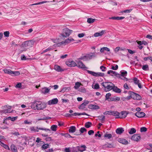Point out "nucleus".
Segmentation results:
<instances>
[{
	"mask_svg": "<svg viewBox=\"0 0 152 152\" xmlns=\"http://www.w3.org/2000/svg\"><path fill=\"white\" fill-rule=\"evenodd\" d=\"M35 41H34L31 40L29 41H27L23 42L22 45V47L25 48L24 50H20V53L22 52L23 51H25L27 48H28L31 47L34 44Z\"/></svg>",
	"mask_w": 152,
	"mask_h": 152,
	"instance_id": "nucleus-1",
	"label": "nucleus"
},
{
	"mask_svg": "<svg viewBox=\"0 0 152 152\" xmlns=\"http://www.w3.org/2000/svg\"><path fill=\"white\" fill-rule=\"evenodd\" d=\"M102 85L104 87L105 90L108 91L113 89L114 84L112 83L105 82L102 83Z\"/></svg>",
	"mask_w": 152,
	"mask_h": 152,
	"instance_id": "nucleus-2",
	"label": "nucleus"
},
{
	"mask_svg": "<svg viewBox=\"0 0 152 152\" xmlns=\"http://www.w3.org/2000/svg\"><path fill=\"white\" fill-rule=\"evenodd\" d=\"M3 70L4 72L5 73L7 74L11 75H18L20 74V73L18 71H12L10 69H3Z\"/></svg>",
	"mask_w": 152,
	"mask_h": 152,
	"instance_id": "nucleus-3",
	"label": "nucleus"
},
{
	"mask_svg": "<svg viewBox=\"0 0 152 152\" xmlns=\"http://www.w3.org/2000/svg\"><path fill=\"white\" fill-rule=\"evenodd\" d=\"M72 31L66 28L63 30V32L61 34V37L63 38L69 36L72 33Z\"/></svg>",
	"mask_w": 152,
	"mask_h": 152,
	"instance_id": "nucleus-4",
	"label": "nucleus"
},
{
	"mask_svg": "<svg viewBox=\"0 0 152 152\" xmlns=\"http://www.w3.org/2000/svg\"><path fill=\"white\" fill-rule=\"evenodd\" d=\"M37 110H42L45 108L46 107V104L42 102H37Z\"/></svg>",
	"mask_w": 152,
	"mask_h": 152,
	"instance_id": "nucleus-5",
	"label": "nucleus"
},
{
	"mask_svg": "<svg viewBox=\"0 0 152 152\" xmlns=\"http://www.w3.org/2000/svg\"><path fill=\"white\" fill-rule=\"evenodd\" d=\"M87 72L93 76L95 77H102L104 75V74L102 72H95L93 71H90L89 70H86Z\"/></svg>",
	"mask_w": 152,
	"mask_h": 152,
	"instance_id": "nucleus-6",
	"label": "nucleus"
},
{
	"mask_svg": "<svg viewBox=\"0 0 152 152\" xmlns=\"http://www.w3.org/2000/svg\"><path fill=\"white\" fill-rule=\"evenodd\" d=\"M65 152H77V146L76 147L66 148L64 150Z\"/></svg>",
	"mask_w": 152,
	"mask_h": 152,
	"instance_id": "nucleus-7",
	"label": "nucleus"
},
{
	"mask_svg": "<svg viewBox=\"0 0 152 152\" xmlns=\"http://www.w3.org/2000/svg\"><path fill=\"white\" fill-rule=\"evenodd\" d=\"M66 64L70 67H74L77 65V64L75 62L70 60L66 61Z\"/></svg>",
	"mask_w": 152,
	"mask_h": 152,
	"instance_id": "nucleus-8",
	"label": "nucleus"
},
{
	"mask_svg": "<svg viewBox=\"0 0 152 152\" xmlns=\"http://www.w3.org/2000/svg\"><path fill=\"white\" fill-rule=\"evenodd\" d=\"M129 94H130L133 95L134 96V99H136L137 100H140L142 99L141 96L138 94L131 91L129 92Z\"/></svg>",
	"mask_w": 152,
	"mask_h": 152,
	"instance_id": "nucleus-9",
	"label": "nucleus"
},
{
	"mask_svg": "<svg viewBox=\"0 0 152 152\" xmlns=\"http://www.w3.org/2000/svg\"><path fill=\"white\" fill-rule=\"evenodd\" d=\"M58 102V99L57 98H55L48 101V104L49 105L55 104H57Z\"/></svg>",
	"mask_w": 152,
	"mask_h": 152,
	"instance_id": "nucleus-10",
	"label": "nucleus"
},
{
	"mask_svg": "<svg viewBox=\"0 0 152 152\" xmlns=\"http://www.w3.org/2000/svg\"><path fill=\"white\" fill-rule=\"evenodd\" d=\"M107 73L108 74H110V75L112 76H113L114 75L117 77H120L121 76L120 74L117 73L116 72L112 70L108 71L107 72Z\"/></svg>",
	"mask_w": 152,
	"mask_h": 152,
	"instance_id": "nucleus-11",
	"label": "nucleus"
},
{
	"mask_svg": "<svg viewBox=\"0 0 152 152\" xmlns=\"http://www.w3.org/2000/svg\"><path fill=\"white\" fill-rule=\"evenodd\" d=\"M141 137L140 135L138 134L133 135L131 137V139L134 141H138L140 140Z\"/></svg>",
	"mask_w": 152,
	"mask_h": 152,
	"instance_id": "nucleus-12",
	"label": "nucleus"
},
{
	"mask_svg": "<svg viewBox=\"0 0 152 152\" xmlns=\"http://www.w3.org/2000/svg\"><path fill=\"white\" fill-rule=\"evenodd\" d=\"M128 114V113L126 111H122L120 113V115L118 117V118H125L126 117Z\"/></svg>",
	"mask_w": 152,
	"mask_h": 152,
	"instance_id": "nucleus-13",
	"label": "nucleus"
},
{
	"mask_svg": "<svg viewBox=\"0 0 152 152\" xmlns=\"http://www.w3.org/2000/svg\"><path fill=\"white\" fill-rule=\"evenodd\" d=\"M86 147L85 145H83L81 146H77V151H80L83 152L86 150Z\"/></svg>",
	"mask_w": 152,
	"mask_h": 152,
	"instance_id": "nucleus-14",
	"label": "nucleus"
},
{
	"mask_svg": "<svg viewBox=\"0 0 152 152\" xmlns=\"http://www.w3.org/2000/svg\"><path fill=\"white\" fill-rule=\"evenodd\" d=\"M106 33L105 30H102L99 32H96L94 34V37H101Z\"/></svg>",
	"mask_w": 152,
	"mask_h": 152,
	"instance_id": "nucleus-15",
	"label": "nucleus"
},
{
	"mask_svg": "<svg viewBox=\"0 0 152 152\" xmlns=\"http://www.w3.org/2000/svg\"><path fill=\"white\" fill-rule=\"evenodd\" d=\"M89 102L88 100H85L84 102L82 103L79 107V109H84L86 106L89 103Z\"/></svg>",
	"mask_w": 152,
	"mask_h": 152,
	"instance_id": "nucleus-16",
	"label": "nucleus"
},
{
	"mask_svg": "<svg viewBox=\"0 0 152 152\" xmlns=\"http://www.w3.org/2000/svg\"><path fill=\"white\" fill-rule=\"evenodd\" d=\"M77 67L80 68H87L85 65L83 63L80 61H77Z\"/></svg>",
	"mask_w": 152,
	"mask_h": 152,
	"instance_id": "nucleus-17",
	"label": "nucleus"
},
{
	"mask_svg": "<svg viewBox=\"0 0 152 152\" xmlns=\"http://www.w3.org/2000/svg\"><path fill=\"white\" fill-rule=\"evenodd\" d=\"M7 108L5 109L4 110H2L1 112V113H9L12 112V111L11 110V107L9 106L7 107Z\"/></svg>",
	"mask_w": 152,
	"mask_h": 152,
	"instance_id": "nucleus-18",
	"label": "nucleus"
},
{
	"mask_svg": "<svg viewBox=\"0 0 152 152\" xmlns=\"http://www.w3.org/2000/svg\"><path fill=\"white\" fill-rule=\"evenodd\" d=\"M145 114L143 112H137L135 114V115L139 118H142L145 116Z\"/></svg>",
	"mask_w": 152,
	"mask_h": 152,
	"instance_id": "nucleus-19",
	"label": "nucleus"
},
{
	"mask_svg": "<svg viewBox=\"0 0 152 152\" xmlns=\"http://www.w3.org/2000/svg\"><path fill=\"white\" fill-rule=\"evenodd\" d=\"M50 91V89L47 87H44L42 88L41 92L42 93L46 94L48 93Z\"/></svg>",
	"mask_w": 152,
	"mask_h": 152,
	"instance_id": "nucleus-20",
	"label": "nucleus"
},
{
	"mask_svg": "<svg viewBox=\"0 0 152 152\" xmlns=\"http://www.w3.org/2000/svg\"><path fill=\"white\" fill-rule=\"evenodd\" d=\"M120 72H121V75L120 74V75H121V76L120 77H118V78H121L122 79H123V78H122V77H123V78L124 79L126 78V77H124L126 76V75H127V72L126 71H121Z\"/></svg>",
	"mask_w": 152,
	"mask_h": 152,
	"instance_id": "nucleus-21",
	"label": "nucleus"
},
{
	"mask_svg": "<svg viewBox=\"0 0 152 152\" xmlns=\"http://www.w3.org/2000/svg\"><path fill=\"white\" fill-rule=\"evenodd\" d=\"M96 54L94 53H92L87 55V57L89 59H91L92 58L96 57Z\"/></svg>",
	"mask_w": 152,
	"mask_h": 152,
	"instance_id": "nucleus-22",
	"label": "nucleus"
},
{
	"mask_svg": "<svg viewBox=\"0 0 152 152\" xmlns=\"http://www.w3.org/2000/svg\"><path fill=\"white\" fill-rule=\"evenodd\" d=\"M118 141L119 142L124 144H127L128 143V141L126 139L122 138H119Z\"/></svg>",
	"mask_w": 152,
	"mask_h": 152,
	"instance_id": "nucleus-23",
	"label": "nucleus"
},
{
	"mask_svg": "<svg viewBox=\"0 0 152 152\" xmlns=\"http://www.w3.org/2000/svg\"><path fill=\"white\" fill-rule=\"evenodd\" d=\"M124 131V129L122 127L117 128L115 131L116 133L117 134H121Z\"/></svg>",
	"mask_w": 152,
	"mask_h": 152,
	"instance_id": "nucleus-24",
	"label": "nucleus"
},
{
	"mask_svg": "<svg viewBox=\"0 0 152 152\" xmlns=\"http://www.w3.org/2000/svg\"><path fill=\"white\" fill-rule=\"evenodd\" d=\"M11 150L12 152H17V148L15 145L14 144H12L10 146Z\"/></svg>",
	"mask_w": 152,
	"mask_h": 152,
	"instance_id": "nucleus-25",
	"label": "nucleus"
},
{
	"mask_svg": "<svg viewBox=\"0 0 152 152\" xmlns=\"http://www.w3.org/2000/svg\"><path fill=\"white\" fill-rule=\"evenodd\" d=\"M120 115L119 112L116 111L112 110L111 115H113L116 117L117 118H118V116Z\"/></svg>",
	"mask_w": 152,
	"mask_h": 152,
	"instance_id": "nucleus-26",
	"label": "nucleus"
},
{
	"mask_svg": "<svg viewBox=\"0 0 152 152\" xmlns=\"http://www.w3.org/2000/svg\"><path fill=\"white\" fill-rule=\"evenodd\" d=\"M54 69L58 72H61L63 71V69H62L60 66L57 65L54 66Z\"/></svg>",
	"mask_w": 152,
	"mask_h": 152,
	"instance_id": "nucleus-27",
	"label": "nucleus"
},
{
	"mask_svg": "<svg viewBox=\"0 0 152 152\" xmlns=\"http://www.w3.org/2000/svg\"><path fill=\"white\" fill-rule=\"evenodd\" d=\"M112 90L113 91L117 93H120L121 92V90L117 86H115V85H114V87H113Z\"/></svg>",
	"mask_w": 152,
	"mask_h": 152,
	"instance_id": "nucleus-28",
	"label": "nucleus"
},
{
	"mask_svg": "<svg viewBox=\"0 0 152 152\" xmlns=\"http://www.w3.org/2000/svg\"><path fill=\"white\" fill-rule=\"evenodd\" d=\"M83 85L81 83L79 82H76L75 83V86L74 87L75 89L77 90L79 89V88L80 87V86H82Z\"/></svg>",
	"mask_w": 152,
	"mask_h": 152,
	"instance_id": "nucleus-29",
	"label": "nucleus"
},
{
	"mask_svg": "<svg viewBox=\"0 0 152 152\" xmlns=\"http://www.w3.org/2000/svg\"><path fill=\"white\" fill-rule=\"evenodd\" d=\"M76 130V127L75 126H70L69 129V133H74Z\"/></svg>",
	"mask_w": 152,
	"mask_h": 152,
	"instance_id": "nucleus-30",
	"label": "nucleus"
},
{
	"mask_svg": "<svg viewBox=\"0 0 152 152\" xmlns=\"http://www.w3.org/2000/svg\"><path fill=\"white\" fill-rule=\"evenodd\" d=\"M37 102L32 103L31 106V108L34 110H37Z\"/></svg>",
	"mask_w": 152,
	"mask_h": 152,
	"instance_id": "nucleus-31",
	"label": "nucleus"
},
{
	"mask_svg": "<svg viewBox=\"0 0 152 152\" xmlns=\"http://www.w3.org/2000/svg\"><path fill=\"white\" fill-rule=\"evenodd\" d=\"M104 51L109 52L110 51V49L107 47H104L102 48L100 50V51L101 53H103Z\"/></svg>",
	"mask_w": 152,
	"mask_h": 152,
	"instance_id": "nucleus-32",
	"label": "nucleus"
},
{
	"mask_svg": "<svg viewBox=\"0 0 152 152\" xmlns=\"http://www.w3.org/2000/svg\"><path fill=\"white\" fill-rule=\"evenodd\" d=\"M29 130L32 132H38L39 131L37 129V127H35L34 126L30 127Z\"/></svg>",
	"mask_w": 152,
	"mask_h": 152,
	"instance_id": "nucleus-33",
	"label": "nucleus"
},
{
	"mask_svg": "<svg viewBox=\"0 0 152 152\" xmlns=\"http://www.w3.org/2000/svg\"><path fill=\"white\" fill-rule=\"evenodd\" d=\"M37 127V130L38 131L39 130H44L45 132H47L48 131H50V130L49 129H46V128H44L40 127Z\"/></svg>",
	"mask_w": 152,
	"mask_h": 152,
	"instance_id": "nucleus-34",
	"label": "nucleus"
},
{
	"mask_svg": "<svg viewBox=\"0 0 152 152\" xmlns=\"http://www.w3.org/2000/svg\"><path fill=\"white\" fill-rule=\"evenodd\" d=\"M1 145L2 146H3L4 148L5 149L8 150H10V148L7 145L4 144L2 142H1Z\"/></svg>",
	"mask_w": 152,
	"mask_h": 152,
	"instance_id": "nucleus-35",
	"label": "nucleus"
},
{
	"mask_svg": "<svg viewBox=\"0 0 152 152\" xmlns=\"http://www.w3.org/2000/svg\"><path fill=\"white\" fill-rule=\"evenodd\" d=\"M136 130L134 128H131L130 131L129 132V134H132L136 133Z\"/></svg>",
	"mask_w": 152,
	"mask_h": 152,
	"instance_id": "nucleus-36",
	"label": "nucleus"
},
{
	"mask_svg": "<svg viewBox=\"0 0 152 152\" xmlns=\"http://www.w3.org/2000/svg\"><path fill=\"white\" fill-rule=\"evenodd\" d=\"M57 126L56 125H52L50 127V129L53 131H56Z\"/></svg>",
	"mask_w": 152,
	"mask_h": 152,
	"instance_id": "nucleus-37",
	"label": "nucleus"
},
{
	"mask_svg": "<svg viewBox=\"0 0 152 152\" xmlns=\"http://www.w3.org/2000/svg\"><path fill=\"white\" fill-rule=\"evenodd\" d=\"M142 68L143 70L145 71H148L149 70V66L147 64L143 65L142 67Z\"/></svg>",
	"mask_w": 152,
	"mask_h": 152,
	"instance_id": "nucleus-38",
	"label": "nucleus"
},
{
	"mask_svg": "<svg viewBox=\"0 0 152 152\" xmlns=\"http://www.w3.org/2000/svg\"><path fill=\"white\" fill-rule=\"evenodd\" d=\"M78 90L81 92L85 93L86 92V89L83 87H81L79 88Z\"/></svg>",
	"mask_w": 152,
	"mask_h": 152,
	"instance_id": "nucleus-39",
	"label": "nucleus"
},
{
	"mask_svg": "<svg viewBox=\"0 0 152 152\" xmlns=\"http://www.w3.org/2000/svg\"><path fill=\"white\" fill-rule=\"evenodd\" d=\"M92 125V123L89 122H88L85 123V127L86 128H89Z\"/></svg>",
	"mask_w": 152,
	"mask_h": 152,
	"instance_id": "nucleus-40",
	"label": "nucleus"
},
{
	"mask_svg": "<svg viewBox=\"0 0 152 152\" xmlns=\"http://www.w3.org/2000/svg\"><path fill=\"white\" fill-rule=\"evenodd\" d=\"M91 107L92 109L95 110L99 109V107L98 106L95 104H91Z\"/></svg>",
	"mask_w": 152,
	"mask_h": 152,
	"instance_id": "nucleus-41",
	"label": "nucleus"
},
{
	"mask_svg": "<svg viewBox=\"0 0 152 152\" xmlns=\"http://www.w3.org/2000/svg\"><path fill=\"white\" fill-rule=\"evenodd\" d=\"M95 20V19L91 18H88L87 19V22L89 23H91L94 22Z\"/></svg>",
	"mask_w": 152,
	"mask_h": 152,
	"instance_id": "nucleus-42",
	"label": "nucleus"
},
{
	"mask_svg": "<svg viewBox=\"0 0 152 152\" xmlns=\"http://www.w3.org/2000/svg\"><path fill=\"white\" fill-rule=\"evenodd\" d=\"M120 100V98L119 97H116L112 98L111 100L112 101H119Z\"/></svg>",
	"mask_w": 152,
	"mask_h": 152,
	"instance_id": "nucleus-43",
	"label": "nucleus"
},
{
	"mask_svg": "<svg viewBox=\"0 0 152 152\" xmlns=\"http://www.w3.org/2000/svg\"><path fill=\"white\" fill-rule=\"evenodd\" d=\"M80 131L81 133H83L84 132H86L87 129L84 127H82L80 129Z\"/></svg>",
	"mask_w": 152,
	"mask_h": 152,
	"instance_id": "nucleus-44",
	"label": "nucleus"
},
{
	"mask_svg": "<svg viewBox=\"0 0 152 152\" xmlns=\"http://www.w3.org/2000/svg\"><path fill=\"white\" fill-rule=\"evenodd\" d=\"M92 88L95 89H98L99 88V85L98 83H96L95 84L94 86H92Z\"/></svg>",
	"mask_w": 152,
	"mask_h": 152,
	"instance_id": "nucleus-45",
	"label": "nucleus"
},
{
	"mask_svg": "<svg viewBox=\"0 0 152 152\" xmlns=\"http://www.w3.org/2000/svg\"><path fill=\"white\" fill-rule=\"evenodd\" d=\"M134 83L137 85L140 82V81L136 78H134L133 79Z\"/></svg>",
	"mask_w": 152,
	"mask_h": 152,
	"instance_id": "nucleus-46",
	"label": "nucleus"
},
{
	"mask_svg": "<svg viewBox=\"0 0 152 152\" xmlns=\"http://www.w3.org/2000/svg\"><path fill=\"white\" fill-rule=\"evenodd\" d=\"M111 96V94L108 93L106 94L105 96V100H108L110 98V97Z\"/></svg>",
	"mask_w": 152,
	"mask_h": 152,
	"instance_id": "nucleus-47",
	"label": "nucleus"
},
{
	"mask_svg": "<svg viewBox=\"0 0 152 152\" xmlns=\"http://www.w3.org/2000/svg\"><path fill=\"white\" fill-rule=\"evenodd\" d=\"M99 119L102 121L101 122L102 123H103V121L104 120L105 116L104 115H102L101 116L99 117Z\"/></svg>",
	"mask_w": 152,
	"mask_h": 152,
	"instance_id": "nucleus-48",
	"label": "nucleus"
},
{
	"mask_svg": "<svg viewBox=\"0 0 152 152\" xmlns=\"http://www.w3.org/2000/svg\"><path fill=\"white\" fill-rule=\"evenodd\" d=\"M48 147L49 145L48 144H44L42 146V148L44 149H47L48 148Z\"/></svg>",
	"mask_w": 152,
	"mask_h": 152,
	"instance_id": "nucleus-49",
	"label": "nucleus"
},
{
	"mask_svg": "<svg viewBox=\"0 0 152 152\" xmlns=\"http://www.w3.org/2000/svg\"><path fill=\"white\" fill-rule=\"evenodd\" d=\"M112 136L111 134H106L104 135V137H107V138L108 139L112 137Z\"/></svg>",
	"mask_w": 152,
	"mask_h": 152,
	"instance_id": "nucleus-50",
	"label": "nucleus"
},
{
	"mask_svg": "<svg viewBox=\"0 0 152 152\" xmlns=\"http://www.w3.org/2000/svg\"><path fill=\"white\" fill-rule=\"evenodd\" d=\"M147 130V128L145 127H142L140 128V132H145Z\"/></svg>",
	"mask_w": 152,
	"mask_h": 152,
	"instance_id": "nucleus-51",
	"label": "nucleus"
},
{
	"mask_svg": "<svg viewBox=\"0 0 152 152\" xmlns=\"http://www.w3.org/2000/svg\"><path fill=\"white\" fill-rule=\"evenodd\" d=\"M118 66L117 65H115V66H112L111 69L114 70H116L118 69Z\"/></svg>",
	"mask_w": 152,
	"mask_h": 152,
	"instance_id": "nucleus-52",
	"label": "nucleus"
},
{
	"mask_svg": "<svg viewBox=\"0 0 152 152\" xmlns=\"http://www.w3.org/2000/svg\"><path fill=\"white\" fill-rule=\"evenodd\" d=\"M41 139H40L39 137H37V140H36V142H37V143H38V142H41V144H42L43 143H44V142H43L41 141Z\"/></svg>",
	"mask_w": 152,
	"mask_h": 152,
	"instance_id": "nucleus-53",
	"label": "nucleus"
},
{
	"mask_svg": "<svg viewBox=\"0 0 152 152\" xmlns=\"http://www.w3.org/2000/svg\"><path fill=\"white\" fill-rule=\"evenodd\" d=\"M70 43V41H69V39H66L64 42H61V43L63 44L64 43H65V44H67V43Z\"/></svg>",
	"mask_w": 152,
	"mask_h": 152,
	"instance_id": "nucleus-54",
	"label": "nucleus"
},
{
	"mask_svg": "<svg viewBox=\"0 0 152 152\" xmlns=\"http://www.w3.org/2000/svg\"><path fill=\"white\" fill-rule=\"evenodd\" d=\"M46 140L48 142H50L52 140L51 137H47L45 138Z\"/></svg>",
	"mask_w": 152,
	"mask_h": 152,
	"instance_id": "nucleus-55",
	"label": "nucleus"
},
{
	"mask_svg": "<svg viewBox=\"0 0 152 152\" xmlns=\"http://www.w3.org/2000/svg\"><path fill=\"white\" fill-rule=\"evenodd\" d=\"M10 33L8 31H6L4 32V35L6 37H8L9 36Z\"/></svg>",
	"mask_w": 152,
	"mask_h": 152,
	"instance_id": "nucleus-56",
	"label": "nucleus"
},
{
	"mask_svg": "<svg viewBox=\"0 0 152 152\" xmlns=\"http://www.w3.org/2000/svg\"><path fill=\"white\" fill-rule=\"evenodd\" d=\"M42 119H44V120H47V119H50L51 118V117H48V116H44L42 117Z\"/></svg>",
	"mask_w": 152,
	"mask_h": 152,
	"instance_id": "nucleus-57",
	"label": "nucleus"
},
{
	"mask_svg": "<svg viewBox=\"0 0 152 152\" xmlns=\"http://www.w3.org/2000/svg\"><path fill=\"white\" fill-rule=\"evenodd\" d=\"M106 68V67L103 66H102L100 67V69L102 72L105 71V69Z\"/></svg>",
	"mask_w": 152,
	"mask_h": 152,
	"instance_id": "nucleus-58",
	"label": "nucleus"
},
{
	"mask_svg": "<svg viewBox=\"0 0 152 152\" xmlns=\"http://www.w3.org/2000/svg\"><path fill=\"white\" fill-rule=\"evenodd\" d=\"M85 35V34L84 33H82L80 34H78V36L80 38H81L83 37Z\"/></svg>",
	"mask_w": 152,
	"mask_h": 152,
	"instance_id": "nucleus-59",
	"label": "nucleus"
},
{
	"mask_svg": "<svg viewBox=\"0 0 152 152\" xmlns=\"http://www.w3.org/2000/svg\"><path fill=\"white\" fill-rule=\"evenodd\" d=\"M21 59L23 60H26L27 59V58H26L25 56L23 55L21 56Z\"/></svg>",
	"mask_w": 152,
	"mask_h": 152,
	"instance_id": "nucleus-60",
	"label": "nucleus"
},
{
	"mask_svg": "<svg viewBox=\"0 0 152 152\" xmlns=\"http://www.w3.org/2000/svg\"><path fill=\"white\" fill-rule=\"evenodd\" d=\"M106 145V146L108 148H111L113 147V145L111 144L107 143Z\"/></svg>",
	"mask_w": 152,
	"mask_h": 152,
	"instance_id": "nucleus-61",
	"label": "nucleus"
},
{
	"mask_svg": "<svg viewBox=\"0 0 152 152\" xmlns=\"http://www.w3.org/2000/svg\"><path fill=\"white\" fill-rule=\"evenodd\" d=\"M124 87L125 88L127 89H128L129 88V87L126 83H125L124 84Z\"/></svg>",
	"mask_w": 152,
	"mask_h": 152,
	"instance_id": "nucleus-62",
	"label": "nucleus"
},
{
	"mask_svg": "<svg viewBox=\"0 0 152 152\" xmlns=\"http://www.w3.org/2000/svg\"><path fill=\"white\" fill-rule=\"evenodd\" d=\"M12 134L15 136H18L20 135V133L19 132L17 131L15 132H14L12 133Z\"/></svg>",
	"mask_w": 152,
	"mask_h": 152,
	"instance_id": "nucleus-63",
	"label": "nucleus"
},
{
	"mask_svg": "<svg viewBox=\"0 0 152 152\" xmlns=\"http://www.w3.org/2000/svg\"><path fill=\"white\" fill-rule=\"evenodd\" d=\"M15 87L17 88H21V84L20 83L17 84L16 85Z\"/></svg>",
	"mask_w": 152,
	"mask_h": 152,
	"instance_id": "nucleus-64",
	"label": "nucleus"
}]
</instances>
